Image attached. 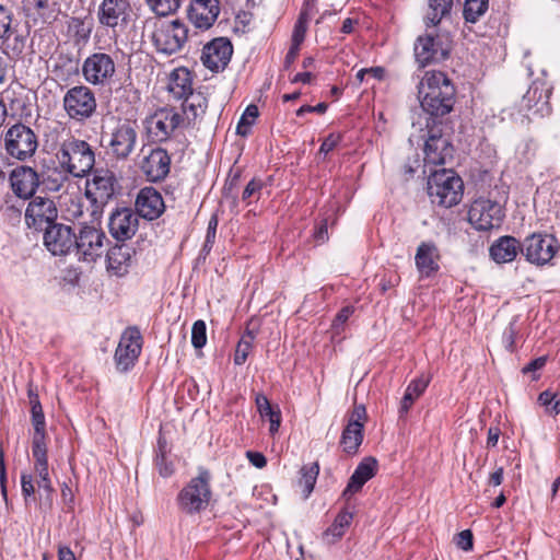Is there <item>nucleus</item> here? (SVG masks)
Returning a JSON list of instances; mask_svg holds the SVG:
<instances>
[{
	"label": "nucleus",
	"instance_id": "1",
	"mask_svg": "<svg viewBox=\"0 0 560 560\" xmlns=\"http://www.w3.org/2000/svg\"><path fill=\"white\" fill-rule=\"evenodd\" d=\"M417 89L420 106L429 115L427 121H443L442 118L453 110L456 89L444 72L427 71L420 79Z\"/></svg>",
	"mask_w": 560,
	"mask_h": 560
},
{
	"label": "nucleus",
	"instance_id": "2",
	"mask_svg": "<svg viewBox=\"0 0 560 560\" xmlns=\"http://www.w3.org/2000/svg\"><path fill=\"white\" fill-rule=\"evenodd\" d=\"M142 35L147 36L159 54L172 56L180 51L189 38V28L179 19L162 21L148 18L143 22Z\"/></svg>",
	"mask_w": 560,
	"mask_h": 560
},
{
	"label": "nucleus",
	"instance_id": "3",
	"mask_svg": "<svg viewBox=\"0 0 560 560\" xmlns=\"http://www.w3.org/2000/svg\"><path fill=\"white\" fill-rule=\"evenodd\" d=\"M55 156L63 172L74 178L88 176L95 165V152L91 144L74 136L62 140Z\"/></svg>",
	"mask_w": 560,
	"mask_h": 560
},
{
	"label": "nucleus",
	"instance_id": "4",
	"mask_svg": "<svg viewBox=\"0 0 560 560\" xmlns=\"http://www.w3.org/2000/svg\"><path fill=\"white\" fill-rule=\"evenodd\" d=\"M210 482V471L200 467L198 469V476L191 478L178 492L176 498L178 509L188 515H194L206 510L212 495Z\"/></svg>",
	"mask_w": 560,
	"mask_h": 560
},
{
	"label": "nucleus",
	"instance_id": "5",
	"mask_svg": "<svg viewBox=\"0 0 560 560\" xmlns=\"http://www.w3.org/2000/svg\"><path fill=\"white\" fill-rule=\"evenodd\" d=\"M462 178L452 170L434 171L428 178V195L432 203L451 208L459 203L463 197Z\"/></svg>",
	"mask_w": 560,
	"mask_h": 560
},
{
	"label": "nucleus",
	"instance_id": "6",
	"mask_svg": "<svg viewBox=\"0 0 560 560\" xmlns=\"http://www.w3.org/2000/svg\"><path fill=\"white\" fill-rule=\"evenodd\" d=\"M443 121H427L428 137L424 142V164L444 165L453 158L454 148L450 135L444 132Z\"/></svg>",
	"mask_w": 560,
	"mask_h": 560
},
{
	"label": "nucleus",
	"instance_id": "7",
	"mask_svg": "<svg viewBox=\"0 0 560 560\" xmlns=\"http://www.w3.org/2000/svg\"><path fill=\"white\" fill-rule=\"evenodd\" d=\"M505 218L504 207L490 198H476L468 209V222L480 232L499 229Z\"/></svg>",
	"mask_w": 560,
	"mask_h": 560
},
{
	"label": "nucleus",
	"instance_id": "8",
	"mask_svg": "<svg viewBox=\"0 0 560 560\" xmlns=\"http://www.w3.org/2000/svg\"><path fill=\"white\" fill-rule=\"evenodd\" d=\"M184 122L183 115L174 107H160L144 120V127L152 142H165Z\"/></svg>",
	"mask_w": 560,
	"mask_h": 560
},
{
	"label": "nucleus",
	"instance_id": "9",
	"mask_svg": "<svg viewBox=\"0 0 560 560\" xmlns=\"http://www.w3.org/2000/svg\"><path fill=\"white\" fill-rule=\"evenodd\" d=\"M560 247L559 240L545 232H534L523 241L522 255L536 266H545L551 261Z\"/></svg>",
	"mask_w": 560,
	"mask_h": 560
},
{
	"label": "nucleus",
	"instance_id": "10",
	"mask_svg": "<svg viewBox=\"0 0 560 560\" xmlns=\"http://www.w3.org/2000/svg\"><path fill=\"white\" fill-rule=\"evenodd\" d=\"M88 179L85 196L96 208H103L116 195L119 185L115 173L108 168H93Z\"/></svg>",
	"mask_w": 560,
	"mask_h": 560
},
{
	"label": "nucleus",
	"instance_id": "11",
	"mask_svg": "<svg viewBox=\"0 0 560 560\" xmlns=\"http://www.w3.org/2000/svg\"><path fill=\"white\" fill-rule=\"evenodd\" d=\"M63 109L69 118L83 122L96 112V98L94 92L86 85H75L63 95Z\"/></svg>",
	"mask_w": 560,
	"mask_h": 560
},
{
	"label": "nucleus",
	"instance_id": "12",
	"mask_svg": "<svg viewBox=\"0 0 560 560\" xmlns=\"http://www.w3.org/2000/svg\"><path fill=\"white\" fill-rule=\"evenodd\" d=\"M37 137L34 131L24 124H15L4 135V148L7 153L20 161L31 158L37 149Z\"/></svg>",
	"mask_w": 560,
	"mask_h": 560
},
{
	"label": "nucleus",
	"instance_id": "13",
	"mask_svg": "<svg viewBox=\"0 0 560 560\" xmlns=\"http://www.w3.org/2000/svg\"><path fill=\"white\" fill-rule=\"evenodd\" d=\"M107 237L101 229L82 225L77 234L74 255L80 261L95 262L105 250Z\"/></svg>",
	"mask_w": 560,
	"mask_h": 560
},
{
	"label": "nucleus",
	"instance_id": "14",
	"mask_svg": "<svg viewBox=\"0 0 560 560\" xmlns=\"http://www.w3.org/2000/svg\"><path fill=\"white\" fill-rule=\"evenodd\" d=\"M131 12L129 0H102L96 16L101 26L112 30L116 35L128 26Z\"/></svg>",
	"mask_w": 560,
	"mask_h": 560
},
{
	"label": "nucleus",
	"instance_id": "15",
	"mask_svg": "<svg viewBox=\"0 0 560 560\" xmlns=\"http://www.w3.org/2000/svg\"><path fill=\"white\" fill-rule=\"evenodd\" d=\"M116 73V63L106 52H93L82 65V75L92 85H108Z\"/></svg>",
	"mask_w": 560,
	"mask_h": 560
},
{
	"label": "nucleus",
	"instance_id": "16",
	"mask_svg": "<svg viewBox=\"0 0 560 560\" xmlns=\"http://www.w3.org/2000/svg\"><path fill=\"white\" fill-rule=\"evenodd\" d=\"M142 336L137 327H128L120 337L115 351V363L120 372L129 371L137 362L142 350Z\"/></svg>",
	"mask_w": 560,
	"mask_h": 560
},
{
	"label": "nucleus",
	"instance_id": "17",
	"mask_svg": "<svg viewBox=\"0 0 560 560\" xmlns=\"http://www.w3.org/2000/svg\"><path fill=\"white\" fill-rule=\"evenodd\" d=\"M553 86L545 79L537 78L525 93L521 102V108L545 117L551 114L550 96Z\"/></svg>",
	"mask_w": 560,
	"mask_h": 560
},
{
	"label": "nucleus",
	"instance_id": "18",
	"mask_svg": "<svg viewBox=\"0 0 560 560\" xmlns=\"http://www.w3.org/2000/svg\"><path fill=\"white\" fill-rule=\"evenodd\" d=\"M138 133L135 124L129 120L119 121L112 130L107 148L117 160H127L135 151Z\"/></svg>",
	"mask_w": 560,
	"mask_h": 560
},
{
	"label": "nucleus",
	"instance_id": "19",
	"mask_svg": "<svg viewBox=\"0 0 560 560\" xmlns=\"http://www.w3.org/2000/svg\"><path fill=\"white\" fill-rule=\"evenodd\" d=\"M450 51V44L444 42L440 36L429 34L419 36L415 44L416 61L421 68L447 59Z\"/></svg>",
	"mask_w": 560,
	"mask_h": 560
},
{
	"label": "nucleus",
	"instance_id": "20",
	"mask_svg": "<svg viewBox=\"0 0 560 560\" xmlns=\"http://www.w3.org/2000/svg\"><path fill=\"white\" fill-rule=\"evenodd\" d=\"M77 233L62 223L45 228L44 245L54 256H66L74 252Z\"/></svg>",
	"mask_w": 560,
	"mask_h": 560
},
{
	"label": "nucleus",
	"instance_id": "21",
	"mask_svg": "<svg viewBox=\"0 0 560 560\" xmlns=\"http://www.w3.org/2000/svg\"><path fill=\"white\" fill-rule=\"evenodd\" d=\"M57 218L58 210L55 201L46 197H33L25 211L27 225L36 230H45L46 226L52 225Z\"/></svg>",
	"mask_w": 560,
	"mask_h": 560
},
{
	"label": "nucleus",
	"instance_id": "22",
	"mask_svg": "<svg viewBox=\"0 0 560 560\" xmlns=\"http://www.w3.org/2000/svg\"><path fill=\"white\" fill-rule=\"evenodd\" d=\"M233 55V46L229 38L217 37L205 45L201 60L203 66L213 71H223L229 65Z\"/></svg>",
	"mask_w": 560,
	"mask_h": 560
},
{
	"label": "nucleus",
	"instance_id": "23",
	"mask_svg": "<svg viewBox=\"0 0 560 560\" xmlns=\"http://www.w3.org/2000/svg\"><path fill=\"white\" fill-rule=\"evenodd\" d=\"M140 170L148 182L160 183L164 180L171 171V156L167 150L154 148L148 154H143Z\"/></svg>",
	"mask_w": 560,
	"mask_h": 560
},
{
	"label": "nucleus",
	"instance_id": "24",
	"mask_svg": "<svg viewBox=\"0 0 560 560\" xmlns=\"http://www.w3.org/2000/svg\"><path fill=\"white\" fill-rule=\"evenodd\" d=\"M219 0H192L187 9V19L200 31L209 30L220 14Z\"/></svg>",
	"mask_w": 560,
	"mask_h": 560
},
{
	"label": "nucleus",
	"instance_id": "25",
	"mask_svg": "<svg viewBox=\"0 0 560 560\" xmlns=\"http://www.w3.org/2000/svg\"><path fill=\"white\" fill-rule=\"evenodd\" d=\"M138 214L130 208L116 209L109 217V233L117 241L130 240L138 230Z\"/></svg>",
	"mask_w": 560,
	"mask_h": 560
},
{
	"label": "nucleus",
	"instance_id": "26",
	"mask_svg": "<svg viewBox=\"0 0 560 560\" xmlns=\"http://www.w3.org/2000/svg\"><path fill=\"white\" fill-rule=\"evenodd\" d=\"M136 214L145 220L152 221L161 217L165 211V203L162 195L153 187L140 189L136 198Z\"/></svg>",
	"mask_w": 560,
	"mask_h": 560
},
{
	"label": "nucleus",
	"instance_id": "27",
	"mask_svg": "<svg viewBox=\"0 0 560 560\" xmlns=\"http://www.w3.org/2000/svg\"><path fill=\"white\" fill-rule=\"evenodd\" d=\"M10 184L18 197L28 199L40 185L39 174L30 166H18L10 175Z\"/></svg>",
	"mask_w": 560,
	"mask_h": 560
},
{
	"label": "nucleus",
	"instance_id": "28",
	"mask_svg": "<svg viewBox=\"0 0 560 560\" xmlns=\"http://www.w3.org/2000/svg\"><path fill=\"white\" fill-rule=\"evenodd\" d=\"M136 254L135 247L121 243L110 247L106 255L107 270L116 277H122L128 273Z\"/></svg>",
	"mask_w": 560,
	"mask_h": 560
},
{
	"label": "nucleus",
	"instance_id": "29",
	"mask_svg": "<svg viewBox=\"0 0 560 560\" xmlns=\"http://www.w3.org/2000/svg\"><path fill=\"white\" fill-rule=\"evenodd\" d=\"M523 250V242L511 235H503L495 240L489 248L490 257L497 264L512 262Z\"/></svg>",
	"mask_w": 560,
	"mask_h": 560
},
{
	"label": "nucleus",
	"instance_id": "30",
	"mask_svg": "<svg viewBox=\"0 0 560 560\" xmlns=\"http://www.w3.org/2000/svg\"><path fill=\"white\" fill-rule=\"evenodd\" d=\"M439 249L433 242H422L415 256L416 267L424 277H430L439 270Z\"/></svg>",
	"mask_w": 560,
	"mask_h": 560
},
{
	"label": "nucleus",
	"instance_id": "31",
	"mask_svg": "<svg viewBox=\"0 0 560 560\" xmlns=\"http://www.w3.org/2000/svg\"><path fill=\"white\" fill-rule=\"evenodd\" d=\"M377 467V462L373 457L364 458L355 468L350 477L347 488L343 491V497H349L361 490L363 485L374 477Z\"/></svg>",
	"mask_w": 560,
	"mask_h": 560
},
{
	"label": "nucleus",
	"instance_id": "32",
	"mask_svg": "<svg viewBox=\"0 0 560 560\" xmlns=\"http://www.w3.org/2000/svg\"><path fill=\"white\" fill-rule=\"evenodd\" d=\"M191 73L186 68H176L170 74L167 90L177 100H182L192 92Z\"/></svg>",
	"mask_w": 560,
	"mask_h": 560
},
{
	"label": "nucleus",
	"instance_id": "33",
	"mask_svg": "<svg viewBox=\"0 0 560 560\" xmlns=\"http://www.w3.org/2000/svg\"><path fill=\"white\" fill-rule=\"evenodd\" d=\"M353 520V513L347 509L341 510L332 524L323 533V540L332 545L342 538Z\"/></svg>",
	"mask_w": 560,
	"mask_h": 560
},
{
	"label": "nucleus",
	"instance_id": "34",
	"mask_svg": "<svg viewBox=\"0 0 560 560\" xmlns=\"http://www.w3.org/2000/svg\"><path fill=\"white\" fill-rule=\"evenodd\" d=\"M363 423L348 422L342 431L340 445L343 452L353 455L358 452L363 441Z\"/></svg>",
	"mask_w": 560,
	"mask_h": 560
},
{
	"label": "nucleus",
	"instance_id": "35",
	"mask_svg": "<svg viewBox=\"0 0 560 560\" xmlns=\"http://www.w3.org/2000/svg\"><path fill=\"white\" fill-rule=\"evenodd\" d=\"M70 176L71 175L63 172V168L57 163V166L47 167L39 174V182L46 190L58 191L69 180Z\"/></svg>",
	"mask_w": 560,
	"mask_h": 560
},
{
	"label": "nucleus",
	"instance_id": "36",
	"mask_svg": "<svg viewBox=\"0 0 560 560\" xmlns=\"http://www.w3.org/2000/svg\"><path fill=\"white\" fill-rule=\"evenodd\" d=\"M182 107L183 112L187 115V119L195 120L206 113L208 100L201 93L191 92V94L184 97Z\"/></svg>",
	"mask_w": 560,
	"mask_h": 560
},
{
	"label": "nucleus",
	"instance_id": "37",
	"mask_svg": "<svg viewBox=\"0 0 560 560\" xmlns=\"http://www.w3.org/2000/svg\"><path fill=\"white\" fill-rule=\"evenodd\" d=\"M453 0H429V12L425 18L428 26H436L444 16L450 14Z\"/></svg>",
	"mask_w": 560,
	"mask_h": 560
},
{
	"label": "nucleus",
	"instance_id": "38",
	"mask_svg": "<svg viewBox=\"0 0 560 560\" xmlns=\"http://www.w3.org/2000/svg\"><path fill=\"white\" fill-rule=\"evenodd\" d=\"M28 398H30V404H31V413H32V423L34 427V433H45V429H46L45 416L43 412L40 401L38 399V394L32 387H30V389H28Z\"/></svg>",
	"mask_w": 560,
	"mask_h": 560
},
{
	"label": "nucleus",
	"instance_id": "39",
	"mask_svg": "<svg viewBox=\"0 0 560 560\" xmlns=\"http://www.w3.org/2000/svg\"><path fill=\"white\" fill-rule=\"evenodd\" d=\"M255 338L256 335L250 329H246L242 335L234 353V363L236 365H242L246 362L248 354L253 349Z\"/></svg>",
	"mask_w": 560,
	"mask_h": 560
},
{
	"label": "nucleus",
	"instance_id": "40",
	"mask_svg": "<svg viewBox=\"0 0 560 560\" xmlns=\"http://www.w3.org/2000/svg\"><path fill=\"white\" fill-rule=\"evenodd\" d=\"M319 472V467L317 463L311 464L308 466H303L301 468V478L299 480V486L302 489L304 498H308L312 493L314 486L316 483V479Z\"/></svg>",
	"mask_w": 560,
	"mask_h": 560
},
{
	"label": "nucleus",
	"instance_id": "41",
	"mask_svg": "<svg viewBox=\"0 0 560 560\" xmlns=\"http://www.w3.org/2000/svg\"><path fill=\"white\" fill-rule=\"evenodd\" d=\"M154 18L167 16L175 13L180 7V0H143Z\"/></svg>",
	"mask_w": 560,
	"mask_h": 560
},
{
	"label": "nucleus",
	"instance_id": "42",
	"mask_svg": "<svg viewBox=\"0 0 560 560\" xmlns=\"http://www.w3.org/2000/svg\"><path fill=\"white\" fill-rule=\"evenodd\" d=\"M489 8V0H465L464 19L468 23H476Z\"/></svg>",
	"mask_w": 560,
	"mask_h": 560
},
{
	"label": "nucleus",
	"instance_id": "43",
	"mask_svg": "<svg viewBox=\"0 0 560 560\" xmlns=\"http://www.w3.org/2000/svg\"><path fill=\"white\" fill-rule=\"evenodd\" d=\"M538 404L545 408V411L550 416L560 413V390H553L548 387L538 396Z\"/></svg>",
	"mask_w": 560,
	"mask_h": 560
},
{
	"label": "nucleus",
	"instance_id": "44",
	"mask_svg": "<svg viewBox=\"0 0 560 560\" xmlns=\"http://www.w3.org/2000/svg\"><path fill=\"white\" fill-rule=\"evenodd\" d=\"M69 28L73 32L77 43H86L93 30V23L81 18H72Z\"/></svg>",
	"mask_w": 560,
	"mask_h": 560
},
{
	"label": "nucleus",
	"instance_id": "45",
	"mask_svg": "<svg viewBox=\"0 0 560 560\" xmlns=\"http://www.w3.org/2000/svg\"><path fill=\"white\" fill-rule=\"evenodd\" d=\"M259 115L258 107L255 104L248 105L242 114L240 121L236 126V133L246 137L250 132L252 126L255 124Z\"/></svg>",
	"mask_w": 560,
	"mask_h": 560
},
{
	"label": "nucleus",
	"instance_id": "46",
	"mask_svg": "<svg viewBox=\"0 0 560 560\" xmlns=\"http://www.w3.org/2000/svg\"><path fill=\"white\" fill-rule=\"evenodd\" d=\"M424 387H407L398 409L399 418L407 416L413 402L423 395Z\"/></svg>",
	"mask_w": 560,
	"mask_h": 560
},
{
	"label": "nucleus",
	"instance_id": "47",
	"mask_svg": "<svg viewBox=\"0 0 560 560\" xmlns=\"http://www.w3.org/2000/svg\"><path fill=\"white\" fill-rule=\"evenodd\" d=\"M207 343V326L202 319H198L192 324L191 345L195 349H202Z\"/></svg>",
	"mask_w": 560,
	"mask_h": 560
},
{
	"label": "nucleus",
	"instance_id": "48",
	"mask_svg": "<svg viewBox=\"0 0 560 560\" xmlns=\"http://www.w3.org/2000/svg\"><path fill=\"white\" fill-rule=\"evenodd\" d=\"M264 187L261 179L253 178L248 182L242 194V200L247 205L257 201L260 197V191Z\"/></svg>",
	"mask_w": 560,
	"mask_h": 560
},
{
	"label": "nucleus",
	"instance_id": "49",
	"mask_svg": "<svg viewBox=\"0 0 560 560\" xmlns=\"http://www.w3.org/2000/svg\"><path fill=\"white\" fill-rule=\"evenodd\" d=\"M46 142L51 141L52 145L59 144L61 145L62 140L68 137H73L69 130L65 126L59 122H56L54 126L49 127L45 133Z\"/></svg>",
	"mask_w": 560,
	"mask_h": 560
},
{
	"label": "nucleus",
	"instance_id": "50",
	"mask_svg": "<svg viewBox=\"0 0 560 560\" xmlns=\"http://www.w3.org/2000/svg\"><path fill=\"white\" fill-rule=\"evenodd\" d=\"M546 362V357L536 358L522 369V373L524 375H529V382H537L540 377L539 371L545 368Z\"/></svg>",
	"mask_w": 560,
	"mask_h": 560
},
{
	"label": "nucleus",
	"instance_id": "51",
	"mask_svg": "<svg viewBox=\"0 0 560 560\" xmlns=\"http://www.w3.org/2000/svg\"><path fill=\"white\" fill-rule=\"evenodd\" d=\"M516 317L513 318L503 331L502 341L505 349L510 352H514L516 349L515 340L518 335V328L516 326Z\"/></svg>",
	"mask_w": 560,
	"mask_h": 560
},
{
	"label": "nucleus",
	"instance_id": "52",
	"mask_svg": "<svg viewBox=\"0 0 560 560\" xmlns=\"http://www.w3.org/2000/svg\"><path fill=\"white\" fill-rule=\"evenodd\" d=\"M32 453L35 462L47 460L45 433H34L32 441Z\"/></svg>",
	"mask_w": 560,
	"mask_h": 560
},
{
	"label": "nucleus",
	"instance_id": "53",
	"mask_svg": "<svg viewBox=\"0 0 560 560\" xmlns=\"http://www.w3.org/2000/svg\"><path fill=\"white\" fill-rule=\"evenodd\" d=\"M11 22L12 18L10 12L0 5V40L4 42L11 36Z\"/></svg>",
	"mask_w": 560,
	"mask_h": 560
},
{
	"label": "nucleus",
	"instance_id": "54",
	"mask_svg": "<svg viewBox=\"0 0 560 560\" xmlns=\"http://www.w3.org/2000/svg\"><path fill=\"white\" fill-rule=\"evenodd\" d=\"M155 467L163 478H167L173 475L174 467L171 462L166 460V455L156 454L155 455Z\"/></svg>",
	"mask_w": 560,
	"mask_h": 560
},
{
	"label": "nucleus",
	"instance_id": "55",
	"mask_svg": "<svg viewBox=\"0 0 560 560\" xmlns=\"http://www.w3.org/2000/svg\"><path fill=\"white\" fill-rule=\"evenodd\" d=\"M262 418H268L270 425H269V432L271 435H275L280 428L281 424V412L278 408L270 409L269 412H265Z\"/></svg>",
	"mask_w": 560,
	"mask_h": 560
},
{
	"label": "nucleus",
	"instance_id": "56",
	"mask_svg": "<svg viewBox=\"0 0 560 560\" xmlns=\"http://www.w3.org/2000/svg\"><path fill=\"white\" fill-rule=\"evenodd\" d=\"M306 34V21L304 20L303 15L299 18L296 21L293 34H292V44L300 45L303 43Z\"/></svg>",
	"mask_w": 560,
	"mask_h": 560
},
{
	"label": "nucleus",
	"instance_id": "57",
	"mask_svg": "<svg viewBox=\"0 0 560 560\" xmlns=\"http://www.w3.org/2000/svg\"><path fill=\"white\" fill-rule=\"evenodd\" d=\"M341 139L342 136L340 133L328 135L320 144L319 153L328 154L340 143Z\"/></svg>",
	"mask_w": 560,
	"mask_h": 560
},
{
	"label": "nucleus",
	"instance_id": "58",
	"mask_svg": "<svg viewBox=\"0 0 560 560\" xmlns=\"http://www.w3.org/2000/svg\"><path fill=\"white\" fill-rule=\"evenodd\" d=\"M21 487L22 494L24 497L25 502L27 503L28 499L32 498L35 493L32 475L25 472L21 475Z\"/></svg>",
	"mask_w": 560,
	"mask_h": 560
},
{
	"label": "nucleus",
	"instance_id": "59",
	"mask_svg": "<svg viewBox=\"0 0 560 560\" xmlns=\"http://www.w3.org/2000/svg\"><path fill=\"white\" fill-rule=\"evenodd\" d=\"M458 548L468 551L472 549V534L469 529L460 532L456 537Z\"/></svg>",
	"mask_w": 560,
	"mask_h": 560
},
{
	"label": "nucleus",
	"instance_id": "60",
	"mask_svg": "<svg viewBox=\"0 0 560 560\" xmlns=\"http://www.w3.org/2000/svg\"><path fill=\"white\" fill-rule=\"evenodd\" d=\"M354 308L352 306H345L342 307L336 315L332 327L335 329H338V327L342 326L349 317L353 314Z\"/></svg>",
	"mask_w": 560,
	"mask_h": 560
},
{
	"label": "nucleus",
	"instance_id": "61",
	"mask_svg": "<svg viewBox=\"0 0 560 560\" xmlns=\"http://www.w3.org/2000/svg\"><path fill=\"white\" fill-rule=\"evenodd\" d=\"M328 108V105L326 103H319L315 106L312 105H303L296 110V116L302 117L306 113H316V114H324L326 113Z\"/></svg>",
	"mask_w": 560,
	"mask_h": 560
},
{
	"label": "nucleus",
	"instance_id": "62",
	"mask_svg": "<svg viewBox=\"0 0 560 560\" xmlns=\"http://www.w3.org/2000/svg\"><path fill=\"white\" fill-rule=\"evenodd\" d=\"M246 457L248 458L249 463L256 468H264L267 465V459L262 453L247 451Z\"/></svg>",
	"mask_w": 560,
	"mask_h": 560
},
{
	"label": "nucleus",
	"instance_id": "63",
	"mask_svg": "<svg viewBox=\"0 0 560 560\" xmlns=\"http://www.w3.org/2000/svg\"><path fill=\"white\" fill-rule=\"evenodd\" d=\"M365 418H366L365 407L363 405H355L350 415L348 422L354 421V422L364 424Z\"/></svg>",
	"mask_w": 560,
	"mask_h": 560
},
{
	"label": "nucleus",
	"instance_id": "64",
	"mask_svg": "<svg viewBox=\"0 0 560 560\" xmlns=\"http://www.w3.org/2000/svg\"><path fill=\"white\" fill-rule=\"evenodd\" d=\"M218 223H219V221H218L217 215H212L208 222L207 234H206L208 244L214 243Z\"/></svg>",
	"mask_w": 560,
	"mask_h": 560
}]
</instances>
